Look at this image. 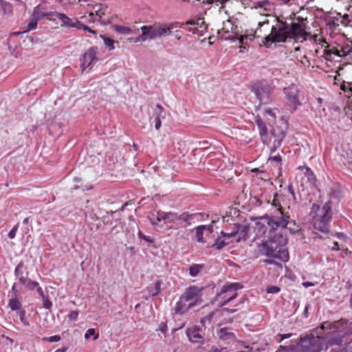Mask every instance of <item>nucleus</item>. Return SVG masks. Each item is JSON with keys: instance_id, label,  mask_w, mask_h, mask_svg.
<instances>
[{"instance_id": "1", "label": "nucleus", "mask_w": 352, "mask_h": 352, "mask_svg": "<svg viewBox=\"0 0 352 352\" xmlns=\"http://www.w3.org/2000/svg\"><path fill=\"white\" fill-rule=\"evenodd\" d=\"M288 224V217L280 213V217H265L256 223L258 235L265 234L268 239L258 245L259 250L265 256L278 258L283 262L289 260V253L285 248L287 240L282 233Z\"/></svg>"}, {"instance_id": "2", "label": "nucleus", "mask_w": 352, "mask_h": 352, "mask_svg": "<svg viewBox=\"0 0 352 352\" xmlns=\"http://www.w3.org/2000/svg\"><path fill=\"white\" fill-rule=\"evenodd\" d=\"M201 289L195 286L188 288L176 303L175 313L182 314L197 305L201 300Z\"/></svg>"}, {"instance_id": "3", "label": "nucleus", "mask_w": 352, "mask_h": 352, "mask_svg": "<svg viewBox=\"0 0 352 352\" xmlns=\"http://www.w3.org/2000/svg\"><path fill=\"white\" fill-rule=\"evenodd\" d=\"M331 209L330 201L325 203L322 208H320L319 206L316 204H314L312 206V212H316L312 220L314 227L323 233H327L329 231V223L331 219Z\"/></svg>"}, {"instance_id": "4", "label": "nucleus", "mask_w": 352, "mask_h": 352, "mask_svg": "<svg viewBox=\"0 0 352 352\" xmlns=\"http://www.w3.org/2000/svg\"><path fill=\"white\" fill-rule=\"evenodd\" d=\"M151 223L155 226H160L163 221L164 223L170 225V228H173L175 226H177L181 221H186V217L184 214H178L173 212H152L148 216Z\"/></svg>"}, {"instance_id": "5", "label": "nucleus", "mask_w": 352, "mask_h": 352, "mask_svg": "<svg viewBox=\"0 0 352 352\" xmlns=\"http://www.w3.org/2000/svg\"><path fill=\"white\" fill-rule=\"evenodd\" d=\"M289 38L287 23L278 21L271 29L270 34L265 37L264 45L270 47V43H283Z\"/></svg>"}, {"instance_id": "6", "label": "nucleus", "mask_w": 352, "mask_h": 352, "mask_svg": "<svg viewBox=\"0 0 352 352\" xmlns=\"http://www.w3.org/2000/svg\"><path fill=\"white\" fill-rule=\"evenodd\" d=\"M274 85L270 82L258 81L252 87V91L254 94L260 104H269L272 100V94Z\"/></svg>"}, {"instance_id": "7", "label": "nucleus", "mask_w": 352, "mask_h": 352, "mask_svg": "<svg viewBox=\"0 0 352 352\" xmlns=\"http://www.w3.org/2000/svg\"><path fill=\"white\" fill-rule=\"evenodd\" d=\"M328 49L323 51V57L327 60H331L333 56L339 58H352V46L345 44H331L327 45Z\"/></svg>"}, {"instance_id": "8", "label": "nucleus", "mask_w": 352, "mask_h": 352, "mask_svg": "<svg viewBox=\"0 0 352 352\" xmlns=\"http://www.w3.org/2000/svg\"><path fill=\"white\" fill-rule=\"evenodd\" d=\"M289 38H294L300 42L305 41L310 34L306 31L307 24L305 21L302 19L298 22L287 23Z\"/></svg>"}, {"instance_id": "9", "label": "nucleus", "mask_w": 352, "mask_h": 352, "mask_svg": "<svg viewBox=\"0 0 352 352\" xmlns=\"http://www.w3.org/2000/svg\"><path fill=\"white\" fill-rule=\"evenodd\" d=\"M241 287L239 283H232L223 286L217 296V300L219 301V306L223 307L234 299L237 296V290Z\"/></svg>"}, {"instance_id": "10", "label": "nucleus", "mask_w": 352, "mask_h": 352, "mask_svg": "<svg viewBox=\"0 0 352 352\" xmlns=\"http://www.w3.org/2000/svg\"><path fill=\"white\" fill-rule=\"evenodd\" d=\"M98 47H92L88 49L80 58V67L82 71L87 69H91L94 65L98 60L97 57Z\"/></svg>"}, {"instance_id": "11", "label": "nucleus", "mask_w": 352, "mask_h": 352, "mask_svg": "<svg viewBox=\"0 0 352 352\" xmlns=\"http://www.w3.org/2000/svg\"><path fill=\"white\" fill-rule=\"evenodd\" d=\"M283 93L289 105L296 109L301 103L299 100V89L294 84H290L283 89Z\"/></svg>"}, {"instance_id": "12", "label": "nucleus", "mask_w": 352, "mask_h": 352, "mask_svg": "<svg viewBox=\"0 0 352 352\" xmlns=\"http://www.w3.org/2000/svg\"><path fill=\"white\" fill-rule=\"evenodd\" d=\"M142 34L135 38H129V41L133 42H143L147 40H153L158 38L157 25H144L141 28Z\"/></svg>"}, {"instance_id": "13", "label": "nucleus", "mask_w": 352, "mask_h": 352, "mask_svg": "<svg viewBox=\"0 0 352 352\" xmlns=\"http://www.w3.org/2000/svg\"><path fill=\"white\" fill-rule=\"evenodd\" d=\"M189 25L188 30L193 34L199 36H203L206 32L207 27L203 18H197L188 21L186 23Z\"/></svg>"}, {"instance_id": "14", "label": "nucleus", "mask_w": 352, "mask_h": 352, "mask_svg": "<svg viewBox=\"0 0 352 352\" xmlns=\"http://www.w3.org/2000/svg\"><path fill=\"white\" fill-rule=\"evenodd\" d=\"M221 234L226 239L234 238L236 242L245 240L248 235V228L239 225L235 226V228L231 232L221 231Z\"/></svg>"}, {"instance_id": "15", "label": "nucleus", "mask_w": 352, "mask_h": 352, "mask_svg": "<svg viewBox=\"0 0 352 352\" xmlns=\"http://www.w3.org/2000/svg\"><path fill=\"white\" fill-rule=\"evenodd\" d=\"M55 16L61 21V26L81 30L82 23L77 18H70L65 14L56 12Z\"/></svg>"}, {"instance_id": "16", "label": "nucleus", "mask_w": 352, "mask_h": 352, "mask_svg": "<svg viewBox=\"0 0 352 352\" xmlns=\"http://www.w3.org/2000/svg\"><path fill=\"white\" fill-rule=\"evenodd\" d=\"M225 35H222L223 38L225 40H230L229 37H232L234 34H239L237 32V26L234 25L232 19H228L223 23V26L221 30Z\"/></svg>"}, {"instance_id": "17", "label": "nucleus", "mask_w": 352, "mask_h": 352, "mask_svg": "<svg viewBox=\"0 0 352 352\" xmlns=\"http://www.w3.org/2000/svg\"><path fill=\"white\" fill-rule=\"evenodd\" d=\"M254 8L257 10V13L264 16L272 14L274 10V4L269 1H258L255 3Z\"/></svg>"}, {"instance_id": "18", "label": "nucleus", "mask_w": 352, "mask_h": 352, "mask_svg": "<svg viewBox=\"0 0 352 352\" xmlns=\"http://www.w3.org/2000/svg\"><path fill=\"white\" fill-rule=\"evenodd\" d=\"M14 276L20 283L28 278V267L23 261H21L14 270Z\"/></svg>"}, {"instance_id": "19", "label": "nucleus", "mask_w": 352, "mask_h": 352, "mask_svg": "<svg viewBox=\"0 0 352 352\" xmlns=\"http://www.w3.org/2000/svg\"><path fill=\"white\" fill-rule=\"evenodd\" d=\"M186 335L190 342L193 343L201 342L202 336L201 329L197 326H193L186 330Z\"/></svg>"}, {"instance_id": "20", "label": "nucleus", "mask_w": 352, "mask_h": 352, "mask_svg": "<svg viewBox=\"0 0 352 352\" xmlns=\"http://www.w3.org/2000/svg\"><path fill=\"white\" fill-rule=\"evenodd\" d=\"M19 292H16L15 294H12L8 305L12 311H15L16 313L23 310L22 303L19 299Z\"/></svg>"}, {"instance_id": "21", "label": "nucleus", "mask_w": 352, "mask_h": 352, "mask_svg": "<svg viewBox=\"0 0 352 352\" xmlns=\"http://www.w3.org/2000/svg\"><path fill=\"white\" fill-rule=\"evenodd\" d=\"M219 338L228 343L234 342L236 340L235 334L229 328H221L218 331Z\"/></svg>"}, {"instance_id": "22", "label": "nucleus", "mask_w": 352, "mask_h": 352, "mask_svg": "<svg viewBox=\"0 0 352 352\" xmlns=\"http://www.w3.org/2000/svg\"><path fill=\"white\" fill-rule=\"evenodd\" d=\"M233 42L239 41L240 44L239 48H245L248 43V41H251L254 39V36L253 34H234L232 37H229Z\"/></svg>"}, {"instance_id": "23", "label": "nucleus", "mask_w": 352, "mask_h": 352, "mask_svg": "<svg viewBox=\"0 0 352 352\" xmlns=\"http://www.w3.org/2000/svg\"><path fill=\"white\" fill-rule=\"evenodd\" d=\"M256 124L258 126L259 134L262 140V142L263 143H267V128L266 126L265 123L261 118H257L256 120Z\"/></svg>"}, {"instance_id": "24", "label": "nucleus", "mask_w": 352, "mask_h": 352, "mask_svg": "<svg viewBox=\"0 0 352 352\" xmlns=\"http://www.w3.org/2000/svg\"><path fill=\"white\" fill-rule=\"evenodd\" d=\"M155 113L157 115V117L155 119V128L156 130H159L162 125V119H164L165 117V113L160 104L156 105Z\"/></svg>"}, {"instance_id": "25", "label": "nucleus", "mask_w": 352, "mask_h": 352, "mask_svg": "<svg viewBox=\"0 0 352 352\" xmlns=\"http://www.w3.org/2000/svg\"><path fill=\"white\" fill-rule=\"evenodd\" d=\"M157 25L158 37L170 34L171 30L174 28L173 23H158Z\"/></svg>"}, {"instance_id": "26", "label": "nucleus", "mask_w": 352, "mask_h": 352, "mask_svg": "<svg viewBox=\"0 0 352 352\" xmlns=\"http://www.w3.org/2000/svg\"><path fill=\"white\" fill-rule=\"evenodd\" d=\"M299 170H301L303 171L305 177L307 178V182L313 185L315 181V175L310 168L307 166H299Z\"/></svg>"}, {"instance_id": "27", "label": "nucleus", "mask_w": 352, "mask_h": 352, "mask_svg": "<svg viewBox=\"0 0 352 352\" xmlns=\"http://www.w3.org/2000/svg\"><path fill=\"white\" fill-rule=\"evenodd\" d=\"M162 283L157 281L147 287V291L151 296H155L159 294L161 290Z\"/></svg>"}, {"instance_id": "28", "label": "nucleus", "mask_w": 352, "mask_h": 352, "mask_svg": "<svg viewBox=\"0 0 352 352\" xmlns=\"http://www.w3.org/2000/svg\"><path fill=\"white\" fill-rule=\"evenodd\" d=\"M206 226H197L195 228L196 230V234H195V239L196 241L199 243H205V240L204 238V230H205Z\"/></svg>"}, {"instance_id": "29", "label": "nucleus", "mask_w": 352, "mask_h": 352, "mask_svg": "<svg viewBox=\"0 0 352 352\" xmlns=\"http://www.w3.org/2000/svg\"><path fill=\"white\" fill-rule=\"evenodd\" d=\"M204 265L201 264H193L189 268V274L192 277H196L203 270Z\"/></svg>"}, {"instance_id": "30", "label": "nucleus", "mask_w": 352, "mask_h": 352, "mask_svg": "<svg viewBox=\"0 0 352 352\" xmlns=\"http://www.w3.org/2000/svg\"><path fill=\"white\" fill-rule=\"evenodd\" d=\"M21 284L24 285L25 287H27L29 290H34L35 289L38 285V283L36 281L32 280L30 278H27L24 280V282H22Z\"/></svg>"}, {"instance_id": "31", "label": "nucleus", "mask_w": 352, "mask_h": 352, "mask_svg": "<svg viewBox=\"0 0 352 352\" xmlns=\"http://www.w3.org/2000/svg\"><path fill=\"white\" fill-rule=\"evenodd\" d=\"M114 30L116 32L123 35H129L132 32L130 28L122 25H116Z\"/></svg>"}, {"instance_id": "32", "label": "nucleus", "mask_w": 352, "mask_h": 352, "mask_svg": "<svg viewBox=\"0 0 352 352\" xmlns=\"http://www.w3.org/2000/svg\"><path fill=\"white\" fill-rule=\"evenodd\" d=\"M279 113L278 109L266 108L265 109V115L272 118L271 121H275L277 114Z\"/></svg>"}, {"instance_id": "33", "label": "nucleus", "mask_w": 352, "mask_h": 352, "mask_svg": "<svg viewBox=\"0 0 352 352\" xmlns=\"http://www.w3.org/2000/svg\"><path fill=\"white\" fill-rule=\"evenodd\" d=\"M100 37L101 38H102L105 47L107 48H108L109 50H114V48H115V47H114L115 41L113 39H111L110 38L105 37L104 36H102V35H100Z\"/></svg>"}, {"instance_id": "34", "label": "nucleus", "mask_w": 352, "mask_h": 352, "mask_svg": "<svg viewBox=\"0 0 352 352\" xmlns=\"http://www.w3.org/2000/svg\"><path fill=\"white\" fill-rule=\"evenodd\" d=\"M227 244L228 243L225 242L224 240H223L220 237H218L213 243L212 247H214L217 250H221L223 248H224Z\"/></svg>"}, {"instance_id": "35", "label": "nucleus", "mask_w": 352, "mask_h": 352, "mask_svg": "<svg viewBox=\"0 0 352 352\" xmlns=\"http://www.w3.org/2000/svg\"><path fill=\"white\" fill-rule=\"evenodd\" d=\"M91 336H94V340H96L99 338V334L96 332L94 329H89L85 334V338L89 339Z\"/></svg>"}, {"instance_id": "36", "label": "nucleus", "mask_w": 352, "mask_h": 352, "mask_svg": "<svg viewBox=\"0 0 352 352\" xmlns=\"http://www.w3.org/2000/svg\"><path fill=\"white\" fill-rule=\"evenodd\" d=\"M45 15L47 14L40 12V7L36 6L33 11L32 18L39 20Z\"/></svg>"}, {"instance_id": "37", "label": "nucleus", "mask_w": 352, "mask_h": 352, "mask_svg": "<svg viewBox=\"0 0 352 352\" xmlns=\"http://www.w3.org/2000/svg\"><path fill=\"white\" fill-rule=\"evenodd\" d=\"M25 314L26 312L24 309L16 313V314L19 316L21 323L25 326H30L29 322H28L25 319Z\"/></svg>"}, {"instance_id": "38", "label": "nucleus", "mask_w": 352, "mask_h": 352, "mask_svg": "<svg viewBox=\"0 0 352 352\" xmlns=\"http://www.w3.org/2000/svg\"><path fill=\"white\" fill-rule=\"evenodd\" d=\"M106 11V7L103 6H100V8L96 10V12L94 13L96 16L98 18V21H100L102 16L104 14V12Z\"/></svg>"}, {"instance_id": "39", "label": "nucleus", "mask_w": 352, "mask_h": 352, "mask_svg": "<svg viewBox=\"0 0 352 352\" xmlns=\"http://www.w3.org/2000/svg\"><path fill=\"white\" fill-rule=\"evenodd\" d=\"M82 19H85V22L87 23H94L95 21L98 20L94 12H90L88 16H84L81 17Z\"/></svg>"}, {"instance_id": "40", "label": "nucleus", "mask_w": 352, "mask_h": 352, "mask_svg": "<svg viewBox=\"0 0 352 352\" xmlns=\"http://www.w3.org/2000/svg\"><path fill=\"white\" fill-rule=\"evenodd\" d=\"M42 299H43V307L46 309H50L52 306V303L50 300L48 296H45V297L42 298Z\"/></svg>"}, {"instance_id": "41", "label": "nucleus", "mask_w": 352, "mask_h": 352, "mask_svg": "<svg viewBox=\"0 0 352 352\" xmlns=\"http://www.w3.org/2000/svg\"><path fill=\"white\" fill-rule=\"evenodd\" d=\"M38 21V20L32 18L31 21L28 25L27 30L30 31V30H34L37 26Z\"/></svg>"}, {"instance_id": "42", "label": "nucleus", "mask_w": 352, "mask_h": 352, "mask_svg": "<svg viewBox=\"0 0 352 352\" xmlns=\"http://www.w3.org/2000/svg\"><path fill=\"white\" fill-rule=\"evenodd\" d=\"M43 340H47L50 342H56L60 340V336L58 335H55L50 337H45L43 338Z\"/></svg>"}, {"instance_id": "43", "label": "nucleus", "mask_w": 352, "mask_h": 352, "mask_svg": "<svg viewBox=\"0 0 352 352\" xmlns=\"http://www.w3.org/2000/svg\"><path fill=\"white\" fill-rule=\"evenodd\" d=\"M18 228H19V223H17L16 225H15L12 229L8 233V237L11 239H14L15 236H16V232L18 230Z\"/></svg>"}, {"instance_id": "44", "label": "nucleus", "mask_w": 352, "mask_h": 352, "mask_svg": "<svg viewBox=\"0 0 352 352\" xmlns=\"http://www.w3.org/2000/svg\"><path fill=\"white\" fill-rule=\"evenodd\" d=\"M284 138L285 133L283 131H280L277 138L274 140L275 146H280Z\"/></svg>"}, {"instance_id": "45", "label": "nucleus", "mask_w": 352, "mask_h": 352, "mask_svg": "<svg viewBox=\"0 0 352 352\" xmlns=\"http://www.w3.org/2000/svg\"><path fill=\"white\" fill-rule=\"evenodd\" d=\"M266 291L268 294H277L280 292V288L277 286H269Z\"/></svg>"}, {"instance_id": "46", "label": "nucleus", "mask_w": 352, "mask_h": 352, "mask_svg": "<svg viewBox=\"0 0 352 352\" xmlns=\"http://www.w3.org/2000/svg\"><path fill=\"white\" fill-rule=\"evenodd\" d=\"M1 8L3 9V10L5 13H10L12 11V6L8 2H6V3H4V5L3 6H1Z\"/></svg>"}, {"instance_id": "47", "label": "nucleus", "mask_w": 352, "mask_h": 352, "mask_svg": "<svg viewBox=\"0 0 352 352\" xmlns=\"http://www.w3.org/2000/svg\"><path fill=\"white\" fill-rule=\"evenodd\" d=\"M78 317V312L77 311H72L68 315L69 319L70 320H73V321L77 320Z\"/></svg>"}, {"instance_id": "48", "label": "nucleus", "mask_w": 352, "mask_h": 352, "mask_svg": "<svg viewBox=\"0 0 352 352\" xmlns=\"http://www.w3.org/2000/svg\"><path fill=\"white\" fill-rule=\"evenodd\" d=\"M228 0H204V3H221L223 4L225 2H226Z\"/></svg>"}, {"instance_id": "49", "label": "nucleus", "mask_w": 352, "mask_h": 352, "mask_svg": "<svg viewBox=\"0 0 352 352\" xmlns=\"http://www.w3.org/2000/svg\"><path fill=\"white\" fill-rule=\"evenodd\" d=\"M269 160H272V161L276 162H278V163H280V162L282 160L281 157L279 155H275V156H271V157H269Z\"/></svg>"}, {"instance_id": "50", "label": "nucleus", "mask_w": 352, "mask_h": 352, "mask_svg": "<svg viewBox=\"0 0 352 352\" xmlns=\"http://www.w3.org/2000/svg\"><path fill=\"white\" fill-rule=\"evenodd\" d=\"M301 63L305 66H309L310 65L309 60L306 56H303L300 60Z\"/></svg>"}, {"instance_id": "51", "label": "nucleus", "mask_w": 352, "mask_h": 352, "mask_svg": "<svg viewBox=\"0 0 352 352\" xmlns=\"http://www.w3.org/2000/svg\"><path fill=\"white\" fill-rule=\"evenodd\" d=\"M319 45H321L322 47H324L325 49H328L327 45H329L327 41L322 38H319L318 41L316 43Z\"/></svg>"}, {"instance_id": "52", "label": "nucleus", "mask_w": 352, "mask_h": 352, "mask_svg": "<svg viewBox=\"0 0 352 352\" xmlns=\"http://www.w3.org/2000/svg\"><path fill=\"white\" fill-rule=\"evenodd\" d=\"M81 29L84 30L85 31H87L91 34H96V31L91 30V28H89L88 26L84 25L82 23V27H81Z\"/></svg>"}, {"instance_id": "53", "label": "nucleus", "mask_w": 352, "mask_h": 352, "mask_svg": "<svg viewBox=\"0 0 352 352\" xmlns=\"http://www.w3.org/2000/svg\"><path fill=\"white\" fill-rule=\"evenodd\" d=\"M36 289L37 290L38 294H39V296L41 298H43V297H45L46 296V295H45L42 288L39 286V285H38V287Z\"/></svg>"}, {"instance_id": "54", "label": "nucleus", "mask_w": 352, "mask_h": 352, "mask_svg": "<svg viewBox=\"0 0 352 352\" xmlns=\"http://www.w3.org/2000/svg\"><path fill=\"white\" fill-rule=\"evenodd\" d=\"M343 89L344 90H346V89H349L351 91V94L352 95V84L351 83H348V85L346 86V85H344L343 86Z\"/></svg>"}, {"instance_id": "55", "label": "nucleus", "mask_w": 352, "mask_h": 352, "mask_svg": "<svg viewBox=\"0 0 352 352\" xmlns=\"http://www.w3.org/2000/svg\"><path fill=\"white\" fill-rule=\"evenodd\" d=\"M302 285H303V286H304L305 288H307V287H311V286H314V284L313 283H311V282H308V281H307V282H304V283H302Z\"/></svg>"}, {"instance_id": "56", "label": "nucleus", "mask_w": 352, "mask_h": 352, "mask_svg": "<svg viewBox=\"0 0 352 352\" xmlns=\"http://www.w3.org/2000/svg\"><path fill=\"white\" fill-rule=\"evenodd\" d=\"M138 236H139L140 238H142V239H143L144 240H145L146 241H149L148 237L144 236L141 232H139Z\"/></svg>"}, {"instance_id": "57", "label": "nucleus", "mask_w": 352, "mask_h": 352, "mask_svg": "<svg viewBox=\"0 0 352 352\" xmlns=\"http://www.w3.org/2000/svg\"><path fill=\"white\" fill-rule=\"evenodd\" d=\"M290 336H291L290 333L282 334V335H280V337H281L280 341L283 340L284 339L289 338Z\"/></svg>"}, {"instance_id": "58", "label": "nucleus", "mask_w": 352, "mask_h": 352, "mask_svg": "<svg viewBox=\"0 0 352 352\" xmlns=\"http://www.w3.org/2000/svg\"><path fill=\"white\" fill-rule=\"evenodd\" d=\"M311 38L315 42L317 43L318 39L320 38L318 35L315 34L311 36Z\"/></svg>"}, {"instance_id": "59", "label": "nucleus", "mask_w": 352, "mask_h": 352, "mask_svg": "<svg viewBox=\"0 0 352 352\" xmlns=\"http://www.w3.org/2000/svg\"><path fill=\"white\" fill-rule=\"evenodd\" d=\"M160 330L162 332L164 333V332L166 331V324H161V326H160Z\"/></svg>"}, {"instance_id": "60", "label": "nucleus", "mask_w": 352, "mask_h": 352, "mask_svg": "<svg viewBox=\"0 0 352 352\" xmlns=\"http://www.w3.org/2000/svg\"><path fill=\"white\" fill-rule=\"evenodd\" d=\"M12 292H13L12 294H15V292H19L17 289H16V283H14L12 287Z\"/></svg>"}, {"instance_id": "61", "label": "nucleus", "mask_w": 352, "mask_h": 352, "mask_svg": "<svg viewBox=\"0 0 352 352\" xmlns=\"http://www.w3.org/2000/svg\"><path fill=\"white\" fill-rule=\"evenodd\" d=\"M339 249V245L337 242H335L333 246L332 247V250H338Z\"/></svg>"}, {"instance_id": "62", "label": "nucleus", "mask_w": 352, "mask_h": 352, "mask_svg": "<svg viewBox=\"0 0 352 352\" xmlns=\"http://www.w3.org/2000/svg\"><path fill=\"white\" fill-rule=\"evenodd\" d=\"M309 307V305H307L305 308L304 314H305V316L306 318L307 317V312H308Z\"/></svg>"}, {"instance_id": "63", "label": "nucleus", "mask_w": 352, "mask_h": 352, "mask_svg": "<svg viewBox=\"0 0 352 352\" xmlns=\"http://www.w3.org/2000/svg\"><path fill=\"white\" fill-rule=\"evenodd\" d=\"M289 191L292 194L293 197L295 199V193H294V190L292 189V187H290V186L289 187Z\"/></svg>"}, {"instance_id": "64", "label": "nucleus", "mask_w": 352, "mask_h": 352, "mask_svg": "<svg viewBox=\"0 0 352 352\" xmlns=\"http://www.w3.org/2000/svg\"><path fill=\"white\" fill-rule=\"evenodd\" d=\"M6 1H3V0H0V7L3 6L4 5V3H6Z\"/></svg>"}]
</instances>
